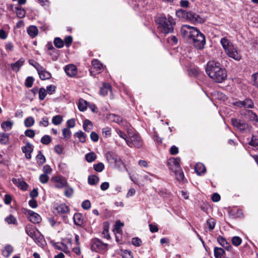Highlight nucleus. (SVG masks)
Instances as JSON below:
<instances>
[{
    "mask_svg": "<svg viewBox=\"0 0 258 258\" xmlns=\"http://www.w3.org/2000/svg\"><path fill=\"white\" fill-rule=\"evenodd\" d=\"M180 159L178 157L169 159L168 162V164L172 171H173L175 169H180V168H181L180 166Z\"/></svg>",
    "mask_w": 258,
    "mask_h": 258,
    "instance_id": "nucleus-14",
    "label": "nucleus"
},
{
    "mask_svg": "<svg viewBox=\"0 0 258 258\" xmlns=\"http://www.w3.org/2000/svg\"><path fill=\"white\" fill-rule=\"evenodd\" d=\"M102 133L106 137H107L111 135V129L108 127H104L102 129Z\"/></svg>",
    "mask_w": 258,
    "mask_h": 258,
    "instance_id": "nucleus-64",
    "label": "nucleus"
},
{
    "mask_svg": "<svg viewBox=\"0 0 258 258\" xmlns=\"http://www.w3.org/2000/svg\"><path fill=\"white\" fill-rule=\"evenodd\" d=\"M168 41L171 45H175L178 42V39L175 36H171L168 38Z\"/></svg>",
    "mask_w": 258,
    "mask_h": 258,
    "instance_id": "nucleus-56",
    "label": "nucleus"
},
{
    "mask_svg": "<svg viewBox=\"0 0 258 258\" xmlns=\"http://www.w3.org/2000/svg\"><path fill=\"white\" fill-rule=\"evenodd\" d=\"M111 90V86L108 83H103V86L100 88V94L105 96Z\"/></svg>",
    "mask_w": 258,
    "mask_h": 258,
    "instance_id": "nucleus-25",
    "label": "nucleus"
},
{
    "mask_svg": "<svg viewBox=\"0 0 258 258\" xmlns=\"http://www.w3.org/2000/svg\"><path fill=\"white\" fill-rule=\"evenodd\" d=\"M99 177L94 175H90L88 177V183L90 185L96 184L99 182Z\"/></svg>",
    "mask_w": 258,
    "mask_h": 258,
    "instance_id": "nucleus-37",
    "label": "nucleus"
},
{
    "mask_svg": "<svg viewBox=\"0 0 258 258\" xmlns=\"http://www.w3.org/2000/svg\"><path fill=\"white\" fill-rule=\"evenodd\" d=\"M123 226V223L119 221H116L115 224V230L117 233H121V227Z\"/></svg>",
    "mask_w": 258,
    "mask_h": 258,
    "instance_id": "nucleus-46",
    "label": "nucleus"
},
{
    "mask_svg": "<svg viewBox=\"0 0 258 258\" xmlns=\"http://www.w3.org/2000/svg\"><path fill=\"white\" fill-rule=\"evenodd\" d=\"M43 171L44 172L43 174L47 175L51 173L52 169L50 168V166H49L48 165H45L43 167Z\"/></svg>",
    "mask_w": 258,
    "mask_h": 258,
    "instance_id": "nucleus-59",
    "label": "nucleus"
},
{
    "mask_svg": "<svg viewBox=\"0 0 258 258\" xmlns=\"http://www.w3.org/2000/svg\"><path fill=\"white\" fill-rule=\"evenodd\" d=\"M83 129L87 132H90L93 129V124L89 119H85L83 125Z\"/></svg>",
    "mask_w": 258,
    "mask_h": 258,
    "instance_id": "nucleus-26",
    "label": "nucleus"
},
{
    "mask_svg": "<svg viewBox=\"0 0 258 258\" xmlns=\"http://www.w3.org/2000/svg\"><path fill=\"white\" fill-rule=\"evenodd\" d=\"M25 62L24 58H21L17 62L11 64L12 69L16 72H18L20 68L23 65Z\"/></svg>",
    "mask_w": 258,
    "mask_h": 258,
    "instance_id": "nucleus-21",
    "label": "nucleus"
},
{
    "mask_svg": "<svg viewBox=\"0 0 258 258\" xmlns=\"http://www.w3.org/2000/svg\"><path fill=\"white\" fill-rule=\"evenodd\" d=\"M23 212L27 216L29 221L33 223H39L41 221V216L33 211L24 209Z\"/></svg>",
    "mask_w": 258,
    "mask_h": 258,
    "instance_id": "nucleus-10",
    "label": "nucleus"
},
{
    "mask_svg": "<svg viewBox=\"0 0 258 258\" xmlns=\"http://www.w3.org/2000/svg\"><path fill=\"white\" fill-rule=\"evenodd\" d=\"M12 181L14 184L17 185L18 187H20L24 190H26L27 188L28 184L23 180L13 178L12 179Z\"/></svg>",
    "mask_w": 258,
    "mask_h": 258,
    "instance_id": "nucleus-17",
    "label": "nucleus"
},
{
    "mask_svg": "<svg viewBox=\"0 0 258 258\" xmlns=\"http://www.w3.org/2000/svg\"><path fill=\"white\" fill-rule=\"evenodd\" d=\"M156 22L158 25V29L160 33L166 35L173 32L175 22L172 17L160 16L157 18Z\"/></svg>",
    "mask_w": 258,
    "mask_h": 258,
    "instance_id": "nucleus-3",
    "label": "nucleus"
},
{
    "mask_svg": "<svg viewBox=\"0 0 258 258\" xmlns=\"http://www.w3.org/2000/svg\"><path fill=\"white\" fill-rule=\"evenodd\" d=\"M180 31L182 36L188 40L197 49H203L206 43L205 37L198 29L185 25L181 26Z\"/></svg>",
    "mask_w": 258,
    "mask_h": 258,
    "instance_id": "nucleus-1",
    "label": "nucleus"
},
{
    "mask_svg": "<svg viewBox=\"0 0 258 258\" xmlns=\"http://www.w3.org/2000/svg\"><path fill=\"white\" fill-rule=\"evenodd\" d=\"M108 245L102 243L98 239H94L91 242V249L96 252H101L107 250Z\"/></svg>",
    "mask_w": 258,
    "mask_h": 258,
    "instance_id": "nucleus-8",
    "label": "nucleus"
},
{
    "mask_svg": "<svg viewBox=\"0 0 258 258\" xmlns=\"http://www.w3.org/2000/svg\"><path fill=\"white\" fill-rule=\"evenodd\" d=\"M231 122L235 127L240 131H249L250 130L249 125L241 120L232 118Z\"/></svg>",
    "mask_w": 258,
    "mask_h": 258,
    "instance_id": "nucleus-11",
    "label": "nucleus"
},
{
    "mask_svg": "<svg viewBox=\"0 0 258 258\" xmlns=\"http://www.w3.org/2000/svg\"><path fill=\"white\" fill-rule=\"evenodd\" d=\"M13 124L14 123L12 121L8 120L3 122L1 124V126L5 131H9L12 128Z\"/></svg>",
    "mask_w": 258,
    "mask_h": 258,
    "instance_id": "nucleus-27",
    "label": "nucleus"
},
{
    "mask_svg": "<svg viewBox=\"0 0 258 258\" xmlns=\"http://www.w3.org/2000/svg\"><path fill=\"white\" fill-rule=\"evenodd\" d=\"M34 122V119L32 117L29 116L25 119L24 124L25 126L29 127L33 125Z\"/></svg>",
    "mask_w": 258,
    "mask_h": 258,
    "instance_id": "nucleus-39",
    "label": "nucleus"
},
{
    "mask_svg": "<svg viewBox=\"0 0 258 258\" xmlns=\"http://www.w3.org/2000/svg\"><path fill=\"white\" fill-rule=\"evenodd\" d=\"M54 44L55 47L60 48L63 46L64 42L61 38L56 37L54 40Z\"/></svg>",
    "mask_w": 258,
    "mask_h": 258,
    "instance_id": "nucleus-42",
    "label": "nucleus"
},
{
    "mask_svg": "<svg viewBox=\"0 0 258 258\" xmlns=\"http://www.w3.org/2000/svg\"><path fill=\"white\" fill-rule=\"evenodd\" d=\"M62 134L64 138L69 139L71 137V132L69 129L65 128L62 130Z\"/></svg>",
    "mask_w": 258,
    "mask_h": 258,
    "instance_id": "nucleus-55",
    "label": "nucleus"
},
{
    "mask_svg": "<svg viewBox=\"0 0 258 258\" xmlns=\"http://www.w3.org/2000/svg\"><path fill=\"white\" fill-rule=\"evenodd\" d=\"M75 136L78 138L82 143H85L86 141V135L82 131H79L75 133Z\"/></svg>",
    "mask_w": 258,
    "mask_h": 258,
    "instance_id": "nucleus-36",
    "label": "nucleus"
},
{
    "mask_svg": "<svg viewBox=\"0 0 258 258\" xmlns=\"http://www.w3.org/2000/svg\"><path fill=\"white\" fill-rule=\"evenodd\" d=\"M49 122L48 118L44 117L42 118V120L40 121L39 125L44 127H46L48 125Z\"/></svg>",
    "mask_w": 258,
    "mask_h": 258,
    "instance_id": "nucleus-60",
    "label": "nucleus"
},
{
    "mask_svg": "<svg viewBox=\"0 0 258 258\" xmlns=\"http://www.w3.org/2000/svg\"><path fill=\"white\" fill-rule=\"evenodd\" d=\"M106 158L109 165L111 167H119L122 164V162L120 158L113 152H107L106 154Z\"/></svg>",
    "mask_w": 258,
    "mask_h": 258,
    "instance_id": "nucleus-7",
    "label": "nucleus"
},
{
    "mask_svg": "<svg viewBox=\"0 0 258 258\" xmlns=\"http://www.w3.org/2000/svg\"><path fill=\"white\" fill-rule=\"evenodd\" d=\"M33 146L29 143H26L25 146L22 147V152L25 153V157L28 159L31 158V153L33 151Z\"/></svg>",
    "mask_w": 258,
    "mask_h": 258,
    "instance_id": "nucleus-15",
    "label": "nucleus"
},
{
    "mask_svg": "<svg viewBox=\"0 0 258 258\" xmlns=\"http://www.w3.org/2000/svg\"><path fill=\"white\" fill-rule=\"evenodd\" d=\"M16 15L20 18H23L25 16L26 12L25 11L21 8H16Z\"/></svg>",
    "mask_w": 258,
    "mask_h": 258,
    "instance_id": "nucleus-45",
    "label": "nucleus"
},
{
    "mask_svg": "<svg viewBox=\"0 0 258 258\" xmlns=\"http://www.w3.org/2000/svg\"><path fill=\"white\" fill-rule=\"evenodd\" d=\"M214 253L216 258H221L225 253V251L222 248L216 247L214 248Z\"/></svg>",
    "mask_w": 258,
    "mask_h": 258,
    "instance_id": "nucleus-29",
    "label": "nucleus"
},
{
    "mask_svg": "<svg viewBox=\"0 0 258 258\" xmlns=\"http://www.w3.org/2000/svg\"><path fill=\"white\" fill-rule=\"evenodd\" d=\"M73 194V189L71 187H68L66 188L64 195L68 198L71 197Z\"/></svg>",
    "mask_w": 258,
    "mask_h": 258,
    "instance_id": "nucleus-57",
    "label": "nucleus"
},
{
    "mask_svg": "<svg viewBox=\"0 0 258 258\" xmlns=\"http://www.w3.org/2000/svg\"><path fill=\"white\" fill-rule=\"evenodd\" d=\"M220 43L226 53L236 60H239L241 56L234 46L232 42L226 37L221 38Z\"/></svg>",
    "mask_w": 258,
    "mask_h": 258,
    "instance_id": "nucleus-4",
    "label": "nucleus"
},
{
    "mask_svg": "<svg viewBox=\"0 0 258 258\" xmlns=\"http://www.w3.org/2000/svg\"><path fill=\"white\" fill-rule=\"evenodd\" d=\"M34 82V79L32 77H28L25 81V86L28 88H30L32 86Z\"/></svg>",
    "mask_w": 258,
    "mask_h": 258,
    "instance_id": "nucleus-51",
    "label": "nucleus"
},
{
    "mask_svg": "<svg viewBox=\"0 0 258 258\" xmlns=\"http://www.w3.org/2000/svg\"><path fill=\"white\" fill-rule=\"evenodd\" d=\"M85 158L87 162L91 163L94 161L96 159L97 156L95 153L90 152L86 154Z\"/></svg>",
    "mask_w": 258,
    "mask_h": 258,
    "instance_id": "nucleus-32",
    "label": "nucleus"
},
{
    "mask_svg": "<svg viewBox=\"0 0 258 258\" xmlns=\"http://www.w3.org/2000/svg\"><path fill=\"white\" fill-rule=\"evenodd\" d=\"M51 180L54 183V185L56 188H61L66 187L67 184L66 179L61 176H56L53 177Z\"/></svg>",
    "mask_w": 258,
    "mask_h": 258,
    "instance_id": "nucleus-12",
    "label": "nucleus"
},
{
    "mask_svg": "<svg viewBox=\"0 0 258 258\" xmlns=\"http://www.w3.org/2000/svg\"><path fill=\"white\" fill-rule=\"evenodd\" d=\"M195 170L198 175H201L202 174H204L206 172V169L203 164L198 163L195 167Z\"/></svg>",
    "mask_w": 258,
    "mask_h": 258,
    "instance_id": "nucleus-20",
    "label": "nucleus"
},
{
    "mask_svg": "<svg viewBox=\"0 0 258 258\" xmlns=\"http://www.w3.org/2000/svg\"><path fill=\"white\" fill-rule=\"evenodd\" d=\"M51 142V138L48 135H45L41 138V142L44 145H48Z\"/></svg>",
    "mask_w": 258,
    "mask_h": 258,
    "instance_id": "nucleus-50",
    "label": "nucleus"
},
{
    "mask_svg": "<svg viewBox=\"0 0 258 258\" xmlns=\"http://www.w3.org/2000/svg\"><path fill=\"white\" fill-rule=\"evenodd\" d=\"M215 220L213 218L207 220L206 225L208 227L209 230H213L215 227Z\"/></svg>",
    "mask_w": 258,
    "mask_h": 258,
    "instance_id": "nucleus-38",
    "label": "nucleus"
},
{
    "mask_svg": "<svg viewBox=\"0 0 258 258\" xmlns=\"http://www.w3.org/2000/svg\"><path fill=\"white\" fill-rule=\"evenodd\" d=\"M8 141V135L5 133H0V143L2 144H6Z\"/></svg>",
    "mask_w": 258,
    "mask_h": 258,
    "instance_id": "nucleus-41",
    "label": "nucleus"
},
{
    "mask_svg": "<svg viewBox=\"0 0 258 258\" xmlns=\"http://www.w3.org/2000/svg\"><path fill=\"white\" fill-rule=\"evenodd\" d=\"M62 121V118L60 115H55L52 117V122L55 125H58Z\"/></svg>",
    "mask_w": 258,
    "mask_h": 258,
    "instance_id": "nucleus-44",
    "label": "nucleus"
},
{
    "mask_svg": "<svg viewBox=\"0 0 258 258\" xmlns=\"http://www.w3.org/2000/svg\"><path fill=\"white\" fill-rule=\"evenodd\" d=\"M243 115L251 121L258 122V117L256 114L250 110H247Z\"/></svg>",
    "mask_w": 258,
    "mask_h": 258,
    "instance_id": "nucleus-18",
    "label": "nucleus"
},
{
    "mask_svg": "<svg viewBox=\"0 0 258 258\" xmlns=\"http://www.w3.org/2000/svg\"><path fill=\"white\" fill-rule=\"evenodd\" d=\"M56 247L57 248V249L61 250L66 253L69 252L68 248L67 246L64 243H61L58 245H56Z\"/></svg>",
    "mask_w": 258,
    "mask_h": 258,
    "instance_id": "nucleus-48",
    "label": "nucleus"
},
{
    "mask_svg": "<svg viewBox=\"0 0 258 258\" xmlns=\"http://www.w3.org/2000/svg\"><path fill=\"white\" fill-rule=\"evenodd\" d=\"M87 102L83 99H80L79 101L78 108L81 111H84L87 109Z\"/></svg>",
    "mask_w": 258,
    "mask_h": 258,
    "instance_id": "nucleus-33",
    "label": "nucleus"
},
{
    "mask_svg": "<svg viewBox=\"0 0 258 258\" xmlns=\"http://www.w3.org/2000/svg\"><path fill=\"white\" fill-rule=\"evenodd\" d=\"M5 220L8 224L16 225L17 223L16 218L12 215H10L9 216L6 217L5 219Z\"/></svg>",
    "mask_w": 258,
    "mask_h": 258,
    "instance_id": "nucleus-35",
    "label": "nucleus"
},
{
    "mask_svg": "<svg viewBox=\"0 0 258 258\" xmlns=\"http://www.w3.org/2000/svg\"><path fill=\"white\" fill-rule=\"evenodd\" d=\"M49 179V176L45 174H42L39 176V180L42 183H46Z\"/></svg>",
    "mask_w": 258,
    "mask_h": 258,
    "instance_id": "nucleus-54",
    "label": "nucleus"
},
{
    "mask_svg": "<svg viewBox=\"0 0 258 258\" xmlns=\"http://www.w3.org/2000/svg\"><path fill=\"white\" fill-rule=\"evenodd\" d=\"M46 95V90L43 88H40V89L39 90V99L41 100H43L45 98Z\"/></svg>",
    "mask_w": 258,
    "mask_h": 258,
    "instance_id": "nucleus-52",
    "label": "nucleus"
},
{
    "mask_svg": "<svg viewBox=\"0 0 258 258\" xmlns=\"http://www.w3.org/2000/svg\"><path fill=\"white\" fill-rule=\"evenodd\" d=\"M109 119L117 123H120V122L122 121V118L121 117L114 114H110Z\"/></svg>",
    "mask_w": 258,
    "mask_h": 258,
    "instance_id": "nucleus-43",
    "label": "nucleus"
},
{
    "mask_svg": "<svg viewBox=\"0 0 258 258\" xmlns=\"http://www.w3.org/2000/svg\"><path fill=\"white\" fill-rule=\"evenodd\" d=\"M172 171L174 172L177 180L179 181H182L183 180L184 173L182 171L181 168H180V169H175Z\"/></svg>",
    "mask_w": 258,
    "mask_h": 258,
    "instance_id": "nucleus-28",
    "label": "nucleus"
},
{
    "mask_svg": "<svg viewBox=\"0 0 258 258\" xmlns=\"http://www.w3.org/2000/svg\"><path fill=\"white\" fill-rule=\"evenodd\" d=\"M65 72L68 76L73 77L77 73V70L74 64H69L66 67Z\"/></svg>",
    "mask_w": 258,
    "mask_h": 258,
    "instance_id": "nucleus-16",
    "label": "nucleus"
},
{
    "mask_svg": "<svg viewBox=\"0 0 258 258\" xmlns=\"http://www.w3.org/2000/svg\"><path fill=\"white\" fill-rule=\"evenodd\" d=\"M92 65L97 70H100L103 67V64L97 59H93L92 61Z\"/></svg>",
    "mask_w": 258,
    "mask_h": 258,
    "instance_id": "nucleus-40",
    "label": "nucleus"
},
{
    "mask_svg": "<svg viewBox=\"0 0 258 258\" xmlns=\"http://www.w3.org/2000/svg\"><path fill=\"white\" fill-rule=\"evenodd\" d=\"M122 258H133V256L131 251L125 250L122 253Z\"/></svg>",
    "mask_w": 258,
    "mask_h": 258,
    "instance_id": "nucleus-63",
    "label": "nucleus"
},
{
    "mask_svg": "<svg viewBox=\"0 0 258 258\" xmlns=\"http://www.w3.org/2000/svg\"><path fill=\"white\" fill-rule=\"evenodd\" d=\"M249 145L254 147L258 146V137L255 136H252L251 140L249 142Z\"/></svg>",
    "mask_w": 258,
    "mask_h": 258,
    "instance_id": "nucleus-53",
    "label": "nucleus"
},
{
    "mask_svg": "<svg viewBox=\"0 0 258 258\" xmlns=\"http://www.w3.org/2000/svg\"><path fill=\"white\" fill-rule=\"evenodd\" d=\"M55 210L58 214L61 215L65 221L68 220L66 215L70 211L69 208L65 204H60L55 208Z\"/></svg>",
    "mask_w": 258,
    "mask_h": 258,
    "instance_id": "nucleus-13",
    "label": "nucleus"
},
{
    "mask_svg": "<svg viewBox=\"0 0 258 258\" xmlns=\"http://www.w3.org/2000/svg\"><path fill=\"white\" fill-rule=\"evenodd\" d=\"M27 31L29 35L32 38H34L37 36L38 32L37 28L33 25L29 26Z\"/></svg>",
    "mask_w": 258,
    "mask_h": 258,
    "instance_id": "nucleus-24",
    "label": "nucleus"
},
{
    "mask_svg": "<svg viewBox=\"0 0 258 258\" xmlns=\"http://www.w3.org/2000/svg\"><path fill=\"white\" fill-rule=\"evenodd\" d=\"M176 15L179 18L186 19L194 22L202 23L204 22V20L202 18L192 12H187L183 10H178L176 11Z\"/></svg>",
    "mask_w": 258,
    "mask_h": 258,
    "instance_id": "nucleus-6",
    "label": "nucleus"
},
{
    "mask_svg": "<svg viewBox=\"0 0 258 258\" xmlns=\"http://www.w3.org/2000/svg\"><path fill=\"white\" fill-rule=\"evenodd\" d=\"M26 233L34 240L35 242L40 246H43L45 244V240L43 236L36 228L31 225L26 226Z\"/></svg>",
    "mask_w": 258,
    "mask_h": 258,
    "instance_id": "nucleus-5",
    "label": "nucleus"
},
{
    "mask_svg": "<svg viewBox=\"0 0 258 258\" xmlns=\"http://www.w3.org/2000/svg\"><path fill=\"white\" fill-rule=\"evenodd\" d=\"M37 163L39 165H42L45 162V158L42 154L41 151H39L38 155L36 157Z\"/></svg>",
    "mask_w": 258,
    "mask_h": 258,
    "instance_id": "nucleus-31",
    "label": "nucleus"
},
{
    "mask_svg": "<svg viewBox=\"0 0 258 258\" xmlns=\"http://www.w3.org/2000/svg\"><path fill=\"white\" fill-rule=\"evenodd\" d=\"M74 223L76 225L81 226L83 223V217L80 213H76L74 217Z\"/></svg>",
    "mask_w": 258,
    "mask_h": 258,
    "instance_id": "nucleus-22",
    "label": "nucleus"
},
{
    "mask_svg": "<svg viewBox=\"0 0 258 258\" xmlns=\"http://www.w3.org/2000/svg\"><path fill=\"white\" fill-rule=\"evenodd\" d=\"M242 242V239L239 236H234L232 238V244L236 246H239Z\"/></svg>",
    "mask_w": 258,
    "mask_h": 258,
    "instance_id": "nucleus-49",
    "label": "nucleus"
},
{
    "mask_svg": "<svg viewBox=\"0 0 258 258\" xmlns=\"http://www.w3.org/2000/svg\"><path fill=\"white\" fill-rule=\"evenodd\" d=\"M217 241L222 246L226 249L229 250L231 248V246L229 243L227 242L226 240L222 236H218L217 238Z\"/></svg>",
    "mask_w": 258,
    "mask_h": 258,
    "instance_id": "nucleus-23",
    "label": "nucleus"
},
{
    "mask_svg": "<svg viewBox=\"0 0 258 258\" xmlns=\"http://www.w3.org/2000/svg\"><path fill=\"white\" fill-rule=\"evenodd\" d=\"M126 143L129 146L137 148L140 147L142 145L140 137L137 134L132 135L131 133H128Z\"/></svg>",
    "mask_w": 258,
    "mask_h": 258,
    "instance_id": "nucleus-9",
    "label": "nucleus"
},
{
    "mask_svg": "<svg viewBox=\"0 0 258 258\" xmlns=\"http://www.w3.org/2000/svg\"><path fill=\"white\" fill-rule=\"evenodd\" d=\"M132 243L133 245L137 246H139L141 245L142 241L140 238L136 237L132 239Z\"/></svg>",
    "mask_w": 258,
    "mask_h": 258,
    "instance_id": "nucleus-61",
    "label": "nucleus"
},
{
    "mask_svg": "<svg viewBox=\"0 0 258 258\" xmlns=\"http://www.w3.org/2000/svg\"><path fill=\"white\" fill-rule=\"evenodd\" d=\"M252 80L254 85L258 88V73H255L252 75Z\"/></svg>",
    "mask_w": 258,
    "mask_h": 258,
    "instance_id": "nucleus-62",
    "label": "nucleus"
},
{
    "mask_svg": "<svg viewBox=\"0 0 258 258\" xmlns=\"http://www.w3.org/2000/svg\"><path fill=\"white\" fill-rule=\"evenodd\" d=\"M242 107L252 108L254 107V104L252 100L250 99H246L242 101Z\"/></svg>",
    "mask_w": 258,
    "mask_h": 258,
    "instance_id": "nucleus-30",
    "label": "nucleus"
},
{
    "mask_svg": "<svg viewBox=\"0 0 258 258\" xmlns=\"http://www.w3.org/2000/svg\"><path fill=\"white\" fill-rule=\"evenodd\" d=\"M37 72L40 78L42 80L49 79L51 77V74L47 72L43 67H41V69H40Z\"/></svg>",
    "mask_w": 258,
    "mask_h": 258,
    "instance_id": "nucleus-19",
    "label": "nucleus"
},
{
    "mask_svg": "<svg viewBox=\"0 0 258 258\" xmlns=\"http://www.w3.org/2000/svg\"><path fill=\"white\" fill-rule=\"evenodd\" d=\"M206 72L209 77L216 83H222L227 77V72L220 62L212 60L208 62Z\"/></svg>",
    "mask_w": 258,
    "mask_h": 258,
    "instance_id": "nucleus-2",
    "label": "nucleus"
},
{
    "mask_svg": "<svg viewBox=\"0 0 258 258\" xmlns=\"http://www.w3.org/2000/svg\"><path fill=\"white\" fill-rule=\"evenodd\" d=\"M94 169L97 172H101L104 168V165L102 163H99L93 165Z\"/></svg>",
    "mask_w": 258,
    "mask_h": 258,
    "instance_id": "nucleus-47",
    "label": "nucleus"
},
{
    "mask_svg": "<svg viewBox=\"0 0 258 258\" xmlns=\"http://www.w3.org/2000/svg\"><path fill=\"white\" fill-rule=\"evenodd\" d=\"M82 207L85 210H88L90 208L91 203L89 200H85L82 203Z\"/></svg>",
    "mask_w": 258,
    "mask_h": 258,
    "instance_id": "nucleus-58",
    "label": "nucleus"
},
{
    "mask_svg": "<svg viewBox=\"0 0 258 258\" xmlns=\"http://www.w3.org/2000/svg\"><path fill=\"white\" fill-rule=\"evenodd\" d=\"M13 251V248L10 245L5 246V249L3 251V254L6 257H8Z\"/></svg>",
    "mask_w": 258,
    "mask_h": 258,
    "instance_id": "nucleus-34",
    "label": "nucleus"
}]
</instances>
